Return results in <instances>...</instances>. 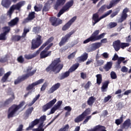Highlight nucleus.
<instances>
[{
    "label": "nucleus",
    "instance_id": "1",
    "mask_svg": "<svg viewBox=\"0 0 131 131\" xmlns=\"http://www.w3.org/2000/svg\"><path fill=\"white\" fill-rule=\"evenodd\" d=\"M47 119V116H41L39 119H35L31 123H30L29 127L26 128V130H30V129L33 128L35 125L36 124L40 123L38 127L37 128L33 129V131H45V128L43 127V122L45 120Z\"/></svg>",
    "mask_w": 131,
    "mask_h": 131
},
{
    "label": "nucleus",
    "instance_id": "2",
    "mask_svg": "<svg viewBox=\"0 0 131 131\" xmlns=\"http://www.w3.org/2000/svg\"><path fill=\"white\" fill-rule=\"evenodd\" d=\"M60 62V58H57L54 60L52 63L46 68V71L47 72L52 71L54 72V73H59L63 66V64H59Z\"/></svg>",
    "mask_w": 131,
    "mask_h": 131
},
{
    "label": "nucleus",
    "instance_id": "3",
    "mask_svg": "<svg viewBox=\"0 0 131 131\" xmlns=\"http://www.w3.org/2000/svg\"><path fill=\"white\" fill-rule=\"evenodd\" d=\"M111 13H112V10H108L100 17H99V14L97 13L94 14L92 16V26H95L97 23H99L102 19H104L109 16Z\"/></svg>",
    "mask_w": 131,
    "mask_h": 131
},
{
    "label": "nucleus",
    "instance_id": "4",
    "mask_svg": "<svg viewBox=\"0 0 131 131\" xmlns=\"http://www.w3.org/2000/svg\"><path fill=\"white\" fill-rule=\"evenodd\" d=\"M25 104V102H21L18 105L14 104L11 106L8 110V118H11V117H13L14 115L17 113L18 110L23 107V106H24Z\"/></svg>",
    "mask_w": 131,
    "mask_h": 131
},
{
    "label": "nucleus",
    "instance_id": "5",
    "mask_svg": "<svg viewBox=\"0 0 131 131\" xmlns=\"http://www.w3.org/2000/svg\"><path fill=\"white\" fill-rule=\"evenodd\" d=\"M41 43H42L41 36L39 35H36V38L32 40L31 49L35 50V49H37Z\"/></svg>",
    "mask_w": 131,
    "mask_h": 131
},
{
    "label": "nucleus",
    "instance_id": "6",
    "mask_svg": "<svg viewBox=\"0 0 131 131\" xmlns=\"http://www.w3.org/2000/svg\"><path fill=\"white\" fill-rule=\"evenodd\" d=\"M79 66V64L78 63L73 65L71 68L69 70V71H67L65 73H63L60 75V76H59V79L60 80H62V79H64V78L68 77V76H69V75H70V73H71V72H73V71H75L77 68H78Z\"/></svg>",
    "mask_w": 131,
    "mask_h": 131
},
{
    "label": "nucleus",
    "instance_id": "7",
    "mask_svg": "<svg viewBox=\"0 0 131 131\" xmlns=\"http://www.w3.org/2000/svg\"><path fill=\"white\" fill-rule=\"evenodd\" d=\"M73 3L74 2L73 0L67 3L57 14V17L59 18L61 16V15H63L65 12H68V11H69V9H70V8L73 6Z\"/></svg>",
    "mask_w": 131,
    "mask_h": 131
},
{
    "label": "nucleus",
    "instance_id": "8",
    "mask_svg": "<svg viewBox=\"0 0 131 131\" xmlns=\"http://www.w3.org/2000/svg\"><path fill=\"white\" fill-rule=\"evenodd\" d=\"M25 5V2L21 1L17 3L16 5H13L8 12V15L11 17V14H13L14 10H17L19 11L21 9V7H23Z\"/></svg>",
    "mask_w": 131,
    "mask_h": 131
},
{
    "label": "nucleus",
    "instance_id": "9",
    "mask_svg": "<svg viewBox=\"0 0 131 131\" xmlns=\"http://www.w3.org/2000/svg\"><path fill=\"white\" fill-rule=\"evenodd\" d=\"M74 33V31H71L70 32L67 34L64 37H62L61 38V41L59 43V46L60 47H62V46H64L67 41H68V40L69 38H70V37L72 34Z\"/></svg>",
    "mask_w": 131,
    "mask_h": 131
},
{
    "label": "nucleus",
    "instance_id": "10",
    "mask_svg": "<svg viewBox=\"0 0 131 131\" xmlns=\"http://www.w3.org/2000/svg\"><path fill=\"white\" fill-rule=\"evenodd\" d=\"M99 33H100V30H96L93 32V33L91 36V37H93V39H94L95 41L97 40H100V39L103 38L105 36V35L106 34V33H103L99 35H98Z\"/></svg>",
    "mask_w": 131,
    "mask_h": 131
},
{
    "label": "nucleus",
    "instance_id": "11",
    "mask_svg": "<svg viewBox=\"0 0 131 131\" xmlns=\"http://www.w3.org/2000/svg\"><path fill=\"white\" fill-rule=\"evenodd\" d=\"M57 102V99L56 98H54L52 100L50 101L49 102H48L47 104L45 105L42 107V110L43 112H46L47 110H49V109H51L54 105H55V103Z\"/></svg>",
    "mask_w": 131,
    "mask_h": 131
},
{
    "label": "nucleus",
    "instance_id": "12",
    "mask_svg": "<svg viewBox=\"0 0 131 131\" xmlns=\"http://www.w3.org/2000/svg\"><path fill=\"white\" fill-rule=\"evenodd\" d=\"M43 81H45V80H43V79H41L36 82L32 83V84L29 85L28 86L27 88V91L32 90V89H33L34 86H36V85H38L39 84H41V83H43Z\"/></svg>",
    "mask_w": 131,
    "mask_h": 131
},
{
    "label": "nucleus",
    "instance_id": "13",
    "mask_svg": "<svg viewBox=\"0 0 131 131\" xmlns=\"http://www.w3.org/2000/svg\"><path fill=\"white\" fill-rule=\"evenodd\" d=\"M61 86V84L60 83H57L53 85L49 90L48 94H53L54 92H56L57 90Z\"/></svg>",
    "mask_w": 131,
    "mask_h": 131
},
{
    "label": "nucleus",
    "instance_id": "14",
    "mask_svg": "<svg viewBox=\"0 0 131 131\" xmlns=\"http://www.w3.org/2000/svg\"><path fill=\"white\" fill-rule=\"evenodd\" d=\"M34 15H35V12H32L30 13L28 17L24 19V20L23 21V23L24 24H25V23H28L29 21H31V20H33V19H34L35 17Z\"/></svg>",
    "mask_w": 131,
    "mask_h": 131
},
{
    "label": "nucleus",
    "instance_id": "15",
    "mask_svg": "<svg viewBox=\"0 0 131 131\" xmlns=\"http://www.w3.org/2000/svg\"><path fill=\"white\" fill-rule=\"evenodd\" d=\"M40 52V50H37L36 52L34 53L33 54H25L24 55L25 58L27 59V60H30L31 59H32L33 58H35L37 55L39 54Z\"/></svg>",
    "mask_w": 131,
    "mask_h": 131
},
{
    "label": "nucleus",
    "instance_id": "16",
    "mask_svg": "<svg viewBox=\"0 0 131 131\" xmlns=\"http://www.w3.org/2000/svg\"><path fill=\"white\" fill-rule=\"evenodd\" d=\"M88 131H107V130H106V127H105V126L98 125L95 126L93 128L88 129Z\"/></svg>",
    "mask_w": 131,
    "mask_h": 131
},
{
    "label": "nucleus",
    "instance_id": "17",
    "mask_svg": "<svg viewBox=\"0 0 131 131\" xmlns=\"http://www.w3.org/2000/svg\"><path fill=\"white\" fill-rule=\"evenodd\" d=\"M27 74L24 75V76H25V78L27 79L29 76H32L35 72H36V69H34L32 70V68H30L27 69Z\"/></svg>",
    "mask_w": 131,
    "mask_h": 131
},
{
    "label": "nucleus",
    "instance_id": "18",
    "mask_svg": "<svg viewBox=\"0 0 131 131\" xmlns=\"http://www.w3.org/2000/svg\"><path fill=\"white\" fill-rule=\"evenodd\" d=\"M52 55V51H47L46 50H43L40 53V59H45L47 57H49Z\"/></svg>",
    "mask_w": 131,
    "mask_h": 131
},
{
    "label": "nucleus",
    "instance_id": "19",
    "mask_svg": "<svg viewBox=\"0 0 131 131\" xmlns=\"http://www.w3.org/2000/svg\"><path fill=\"white\" fill-rule=\"evenodd\" d=\"M88 58H89V54L85 52L81 56L78 57V60L79 62H84L88 60Z\"/></svg>",
    "mask_w": 131,
    "mask_h": 131
},
{
    "label": "nucleus",
    "instance_id": "20",
    "mask_svg": "<svg viewBox=\"0 0 131 131\" xmlns=\"http://www.w3.org/2000/svg\"><path fill=\"white\" fill-rule=\"evenodd\" d=\"M120 45H121L120 40H118L113 42V46L115 51H116V52H118V51L120 50Z\"/></svg>",
    "mask_w": 131,
    "mask_h": 131
},
{
    "label": "nucleus",
    "instance_id": "21",
    "mask_svg": "<svg viewBox=\"0 0 131 131\" xmlns=\"http://www.w3.org/2000/svg\"><path fill=\"white\" fill-rule=\"evenodd\" d=\"M128 127L130 128V119H129L125 121L121 126V128L123 129L124 128L125 129H127Z\"/></svg>",
    "mask_w": 131,
    "mask_h": 131
},
{
    "label": "nucleus",
    "instance_id": "22",
    "mask_svg": "<svg viewBox=\"0 0 131 131\" xmlns=\"http://www.w3.org/2000/svg\"><path fill=\"white\" fill-rule=\"evenodd\" d=\"M64 3H66V0H57L54 6V9L58 10V8H59L60 6H63Z\"/></svg>",
    "mask_w": 131,
    "mask_h": 131
},
{
    "label": "nucleus",
    "instance_id": "23",
    "mask_svg": "<svg viewBox=\"0 0 131 131\" xmlns=\"http://www.w3.org/2000/svg\"><path fill=\"white\" fill-rule=\"evenodd\" d=\"M11 0H2L1 5L4 8H8L11 6Z\"/></svg>",
    "mask_w": 131,
    "mask_h": 131
},
{
    "label": "nucleus",
    "instance_id": "24",
    "mask_svg": "<svg viewBox=\"0 0 131 131\" xmlns=\"http://www.w3.org/2000/svg\"><path fill=\"white\" fill-rule=\"evenodd\" d=\"M54 40V37H50L47 41L46 42H45V43H43L41 47L39 49V50H40V51H41V50H43V49H45V47L46 46H48V43H50V42H52V41Z\"/></svg>",
    "mask_w": 131,
    "mask_h": 131
},
{
    "label": "nucleus",
    "instance_id": "25",
    "mask_svg": "<svg viewBox=\"0 0 131 131\" xmlns=\"http://www.w3.org/2000/svg\"><path fill=\"white\" fill-rule=\"evenodd\" d=\"M19 22V18L15 17L14 19H12L10 22L8 23L9 26H14L17 23Z\"/></svg>",
    "mask_w": 131,
    "mask_h": 131
},
{
    "label": "nucleus",
    "instance_id": "26",
    "mask_svg": "<svg viewBox=\"0 0 131 131\" xmlns=\"http://www.w3.org/2000/svg\"><path fill=\"white\" fill-rule=\"evenodd\" d=\"M95 101H96V98L91 96L89 98L87 103L89 106H93V104L95 103Z\"/></svg>",
    "mask_w": 131,
    "mask_h": 131
},
{
    "label": "nucleus",
    "instance_id": "27",
    "mask_svg": "<svg viewBox=\"0 0 131 131\" xmlns=\"http://www.w3.org/2000/svg\"><path fill=\"white\" fill-rule=\"evenodd\" d=\"M112 62L110 61L107 62L106 64L104 67V69H105V71H108L111 69V68L112 67Z\"/></svg>",
    "mask_w": 131,
    "mask_h": 131
},
{
    "label": "nucleus",
    "instance_id": "28",
    "mask_svg": "<svg viewBox=\"0 0 131 131\" xmlns=\"http://www.w3.org/2000/svg\"><path fill=\"white\" fill-rule=\"evenodd\" d=\"M11 73L12 72L10 71L6 73L2 79V82H6V81H7V79H8V77L11 75Z\"/></svg>",
    "mask_w": 131,
    "mask_h": 131
},
{
    "label": "nucleus",
    "instance_id": "29",
    "mask_svg": "<svg viewBox=\"0 0 131 131\" xmlns=\"http://www.w3.org/2000/svg\"><path fill=\"white\" fill-rule=\"evenodd\" d=\"M126 18H127V14H123L122 13L120 18L118 20V22L119 23H122V22L126 20Z\"/></svg>",
    "mask_w": 131,
    "mask_h": 131
},
{
    "label": "nucleus",
    "instance_id": "30",
    "mask_svg": "<svg viewBox=\"0 0 131 131\" xmlns=\"http://www.w3.org/2000/svg\"><path fill=\"white\" fill-rule=\"evenodd\" d=\"M25 79H26V78H25L24 75H23L21 77H19L16 80L14 81L15 84H18V83H20L21 81H23V80H24Z\"/></svg>",
    "mask_w": 131,
    "mask_h": 131
},
{
    "label": "nucleus",
    "instance_id": "31",
    "mask_svg": "<svg viewBox=\"0 0 131 131\" xmlns=\"http://www.w3.org/2000/svg\"><path fill=\"white\" fill-rule=\"evenodd\" d=\"M83 119H84V117L82 114H81L80 115L77 117L75 119V122L78 123V122H80V121H82V120H83Z\"/></svg>",
    "mask_w": 131,
    "mask_h": 131
},
{
    "label": "nucleus",
    "instance_id": "32",
    "mask_svg": "<svg viewBox=\"0 0 131 131\" xmlns=\"http://www.w3.org/2000/svg\"><path fill=\"white\" fill-rule=\"evenodd\" d=\"M123 122V115H122L119 119H117L115 120V123L117 125H119Z\"/></svg>",
    "mask_w": 131,
    "mask_h": 131
},
{
    "label": "nucleus",
    "instance_id": "33",
    "mask_svg": "<svg viewBox=\"0 0 131 131\" xmlns=\"http://www.w3.org/2000/svg\"><path fill=\"white\" fill-rule=\"evenodd\" d=\"M108 84H109V82L108 81H105L103 83V84L101 87L102 92H106L105 90L108 88Z\"/></svg>",
    "mask_w": 131,
    "mask_h": 131
},
{
    "label": "nucleus",
    "instance_id": "34",
    "mask_svg": "<svg viewBox=\"0 0 131 131\" xmlns=\"http://www.w3.org/2000/svg\"><path fill=\"white\" fill-rule=\"evenodd\" d=\"M97 77V83L98 84H101L102 82V75L101 74H98L96 75Z\"/></svg>",
    "mask_w": 131,
    "mask_h": 131
},
{
    "label": "nucleus",
    "instance_id": "35",
    "mask_svg": "<svg viewBox=\"0 0 131 131\" xmlns=\"http://www.w3.org/2000/svg\"><path fill=\"white\" fill-rule=\"evenodd\" d=\"M9 58H10V56L9 55L3 56L0 58V62H1V63H4V62H6L7 60H9Z\"/></svg>",
    "mask_w": 131,
    "mask_h": 131
},
{
    "label": "nucleus",
    "instance_id": "36",
    "mask_svg": "<svg viewBox=\"0 0 131 131\" xmlns=\"http://www.w3.org/2000/svg\"><path fill=\"white\" fill-rule=\"evenodd\" d=\"M29 31H30V28H25L24 30V32L22 34L21 37H25V36H26V34H27V33H28Z\"/></svg>",
    "mask_w": 131,
    "mask_h": 131
},
{
    "label": "nucleus",
    "instance_id": "37",
    "mask_svg": "<svg viewBox=\"0 0 131 131\" xmlns=\"http://www.w3.org/2000/svg\"><path fill=\"white\" fill-rule=\"evenodd\" d=\"M50 21L52 23V25L53 26H57V18L56 17H52L50 18Z\"/></svg>",
    "mask_w": 131,
    "mask_h": 131
},
{
    "label": "nucleus",
    "instance_id": "38",
    "mask_svg": "<svg viewBox=\"0 0 131 131\" xmlns=\"http://www.w3.org/2000/svg\"><path fill=\"white\" fill-rule=\"evenodd\" d=\"M91 114V109H86L81 115L84 117L85 116H88Z\"/></svg>",
    "mask_w": 131,
    "mask_h": 131
},
{
    "label": "nucleus",
    "instance_id": "39",
    "mask_svg": "<svg viewBox=\"0 0 131 131\" xmlns=\"http://www.w3.org/2000/svg\"><path fill=\"white\" fill-rule=\"evenodd\" d=\"M71 25L68 22L66 25H64L62 27V30L63 31H66L68 30L71 27Z\"/></svg>",
    "mask_w": 131,
    "mask_h": 131
},
{
    "label": "nucleus",
    "instance_id": "40",
    "mask_svg": "<svg viewBox=\"0 0 131 131\" xmlns=\"http://www.w3.org/2000/svg\"><path fill=\"white\" fill-rule=\"evenodd\" d=\"M90 41H95V39L93 37H91V36L86 40H84L83 42V43L84 44L88 43L90 42Z\"/></svg>",
    "mask_w": 131,
    "mask_h": 131
},
{
    "label": "nucleus",
    "instance_id": "41",
    "mask_svg": "<svg viewBox=\"0 0 131 131\" xmlns=\"http://www.w3.org/2000/svg\"><path fill=\"white\" fill-rule=\"evenodd\" d=\"M39 97H40V95H38L37 96H36L33 100V101L31 102V103H30L29 104H28V106H32L33 104H34V103H35V102H36V101H37V99H38V98H39Z\"/></svg>",
    "mask_w": 131,
    "mask_h": 131
},
{
    "label": "nucleus",
    "instance_id": "42",
    "mask_svg": "<svg viewBox=\"0 0 131 131\" xmlns=\"http://www.w3.org/2000/svg\"><path fill=\"white\" fill-rule=\"evenodd\" d=\"M58 109H59L58 108H57V107H56L55 105L51 108L50 112L49 113V114H48V115H50L51 114H54V113H55V112H56V110H58Z\"/></svg>",
    "mask_w": 131,
    "mask_h": 131
},
{
    "label": "nucleus",
    "instance_id": "43",
    "mask_svg": "<svg viewBox=\"0 0 131 131\" xmlns=\"http://www.w3.org/2000/svg\"><path fill=\"white\" fill-rule=\"evenodd\" d=\"M108 26L110 28H114L117 26V23L111 22L108 25Z\"/></svg>",
    "mask_w": 131,
    "mask_h": 131
},
{
    "label": "nucleus",
    "instance_id": "44",
    "mask_svg": "<svg viewBox=\"0 0 131 131\" xmlns=\"http://www.w3.org/2000/svg\"><path fill=\"white\" fill-rule=\"evenodd\" d=\"M76 19H77V17L74 16L69 21H68V23L71 26V25H72L73 23H74V22H75V21H76Z\"/></svg>",
    "mask_w": 131,
    "mask_h": 131
},
{
    "label": "nucleus",
    "instance_id": "45",
    "mask_svg": "<svg viewBox=\"0 0 131 131\" xmlns=\"http://www.w3.org/2000/svg\"><path fill=\"white\" fill-rule=\"evenodd\" d=\"M68 129H69V125L67 124L64 125L62 128L59 129L58 131H68Z\"/></svg>",
    "mask_w": 131,
    "mask_h": 131
},
{
    "label": "nucleus",
    "instance_id": "46",
    "mask_svg": "<svg viewBox=\"0 0 131 131\" xmlns=\"http://www.w3.org/2000/svg\"><path fill=\"white\" fill-rule=\"evenodd\" d=\"M93 46H94V48H95V50L96 49H99L101 46H102V43L101 42H96L93 44Z\"/></svg>",
    "mask_w": 131,
    "mask_h": 131
},
{
    "label": "nucleus",
    "instance_id": "47",
    "mask_svg": "<svg viewBox=\"0 0 131 131\" xmlns=\"http://www.w3.org/2000/svg\"><path fill=\"white\" fill-rule=\"evenodd\" d=\"M15 99V97H14V95H12V96L11 98H9L6 101L5 104H10V103H11L13 101V100Z\"/></svg>",
    "mask_w": 131,
    "mask_h": 131
},
{
    "label": "nucleus",
    "instance_id": "48",
    "mask_svg": "<svg viewBox=\"0 0 131 131\" xmlns=\"http://www.w3.org/2000/svg\"><path fill=\"white\" fill-rule=\"evenodd\" d=\"M49 10H50V8L49 7V5L48 4H45L43 9H42V11L43 12H48V11H49Z\"/></svg>",
    "mask_w": 131,
    "mask_h": 131
},
{
    "label": "nucleus",
    "instance_id": "49",
    "mask_svg": "<svg viewBox=\"0 0 131 131\" xmlns=\"http://www.w3.org/2000/svg\"><path fill=\"white\" fill-rule=\"evenodd\" d=\"M111 77L112 79H116L117 78V76L115 72H112L111 73Z\"/></svg>",
    "mask_w": 131,
    "mask_h": 131
},
{
    "label": "nucleus",
    "instance_id": "50",
    "mask_svg": "<svg viewBox=\"0 0 131 131\" xmlns=\"http://www.w3.org/2000/svg\"><path fill=\"white\" fill-rule=\"evenodd\" d=\"M94 51H96V49L94 47V45H93L91 47H90L89 48L86 49V52H88V53H90L91 52H94Z\"/></svg>",
    "mask_w": 131,
    "mask_h": 131
},
{
    "label": "nucleus",
    "instance_id": "51",
    "mask_svg": "<svg viewBox=\"0 0 131 131\" xmlns=\"http://www.w3.org/2000/svg\"><path fill=\"white\" fill-rule=\"evenodd\" d=\"M12 39L15 41H18V40H20V39H21V36L18 35L13 36Z\"/></svg>",
    "mask_w": 131,
    "mask_h": 131
},
{
    "label": "nucleus",
    "instance_id": "52",
    "mask_svg": "<svg viewBox=\"0 0 131 131\" xmlns=\"http://www.w3.org/2000/svg\"><path fill=\"white\" fill-rule=\"evenodd\" d=\"M6 35V34H4V33L0 34V40H6L7 39Z\"/></svg>",
    "mask_w": 131,
    "mask_h": 131
},
{
    "label": "nucleus",
    "instance_id": "53",
    "mask_svg": "<svg viewBox=\"0 0 131 131\" xmlns=\"http://www.w3.org/2000/svg\"><path fill=\"white\" fill-rule=\"evenodd\" d=\"M92 118V116H88L86 117L85 119L83 122V124H86V123L89 122L90 119Z\"/></svg>",
    "mask_w": 131,
    "mask_h": 131
},
{
    "label": "nucleus",
    "instance_id": "54",
    "mask_svg": "<svg viewBox=\"0 0 131 131\" xmlns=\"http://www.w3.org/2000/svg\"><path fill=\"white\" fill-rule=\"evenodd\" d=\"M126 47H129V43H121L120 45V48L121 49H124V48H126Z\"/></svg>",
    "mask_w": 131,
    "mask_h": 131
},
{
    "label": "nucleus",
    "instance_id": "55",
    "mask_svg": "<svg viewBox=\"0 0 131 131\" xmlns=\"http://www.w3.org/2000/svg\"><path fill=\"white\" fill-rule=\"evenodd\" d=\"M4 33L5 34L7 35V33L10 31V27H5L4 28Z\"/></svg>",
    "mask_w": 131,
    "mask_h": 131
},
{
    "label": "nucleus",
    "instance_id": "56",
    "mask_svg": "<svg viewBox=\"0 0 131 131\" xmlns=\"http://www.w3.org/2000/svg\"><path fill=\"white\" fill-rule=\"evenodd\" d=\"M62 103H63V102L62 101V100L58 101L54 106H55L59 109V108H60V107L61 106V105H62Z\"/></svg>",
    "mask_w": 131,
    "mask_h": 131
},
{
    "label": "nucleus",
    "instance_id": "57",
    "mask_svg": "<svg viewBox=\"0 0 131 131\" xmlns=\"http://www.w3.org/2000/svg\"><path fill=\"white\" fill-rule=\"evenodd\" d=\"M32 111H33V107H31L26 111V114L29 115V114H31Z\"/></svg>",
    "mask_w": 131,
    "mask_h": 131
},
{
    "label": "nucleus",
    "instance_id": "58",
    "mask_svg": "<svg viewBox=\"0 0 131 131\" xmlns=\"http://www.w3.org/2000/svg\"><path fill=\"white\" fill-rule=\"evenodd\" d=\"M17 61L19 63H23L24 62V58H23V56H20L17 58Z\"/></svg>",
    "mask_w": 131,
    "mask_h": 131
},
{
    "label": "nucleus",
    "instance_id": "59",
    "mask_svg": "<svg viewBox=\"0 0 131 131\" xmlns=\"http://www.w3.org/2000/svg\"><path fill=\"white\" fill-rule=\"evenodd\" d=\"M106 5H103L101 7V8H99L98 10L99 12H104L105 10H106Z\"/></svg>",
    "mask_w": 131,
    "mask_h": 131
},
{
    "label": "nucleus",
    "instance_id": "60",
    "mask_svg": "<svg viewBox=\"0 0 131 131\" xmlns=\"http://www.w3.org/2000/svg\"><path fill=\"white\" fill-rule=\"evenodd\" d=\"M48 86V83L46 82L44 83L42 85L41 88V91L43 92L47 89V87Z\"/></svg>",
    "mask_w": 131,
    "mask_h": 131
},
{
    "label": "nucleus",
    "instance_id": "61",
    "mask_svg": "<svg viewBox=\"0 0 131 131\" xmlns=\"http://www.w3.org/2000/svg\"><path fill=\"white\" fill-rule=\"evenodd\" d=\"M91 84H92V83H91V81H88V83L85 85L84 88L85 90H89L90 89V86H91Z\"/></svg>",
    "mask_w": 131,
    "mask_h": 131
},
{
    "label": "nucleus",
    "instance_id": "62",
    "mask_svg": "<svg viewBox=\"0 0 131 131\" xmlns=\"http://www.w3.org/2000/svg\"><path fill=\"white\" fill-rule=\"evenodd\" d=\"M114 5H115L114 3L113 2V1H112V2L110 3L109 5H108V6H106V8H107V9H108V10H109L110 9H111V8H112V7H113V6H114Z\"/></svg>",
    "mask_w": 131,
    "mask_h": 131
},
{
    "label": "nucleus",
    "instance_id": "63",
    "mask_svg": "<svg viewBox=\"0 0 131 131\" xmlns=\"http://www.w3.org/2000/svg\"><path fill=\"white\" fill-rule=\"evenodd\" d=\"M97 63L98 64L97 66H101L104 64V60H99L97 61Z\"/></svg>",
    "mask_w": 131,
    "mask_h": 131
},
{
    "label": "nucleus",
    "instance_id": "64",
    "mask_svg": "<svg viewBox=\"0 0 131 131\" xmlns=\"http://www.w3.org/2000/svg\"><path fill=\"white\" fill-rule=\"evenodd\" d=\"M75 52H73V53L71 54L70 55L68 56V59H73L74 57H75Z\"/></svg>",
    "mask_w": 131,
    "mask_h": 131
}]
</instances>
